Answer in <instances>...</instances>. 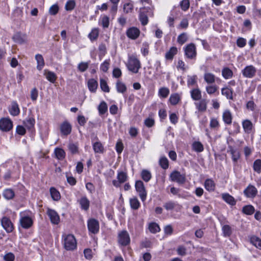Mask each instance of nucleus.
Listing matches in <instances>:
<instances>
[{"label":"nucleus","mask_w":261,"mask_h":261,"mask_svg":"<svg viewBox=\"0 0 261 261\" xmlns=\"http://www.w3.org/2000/svg\"><path fill=\"white\" fill-rule=\"evenodd\" d=\"M75 6L74 1L71 0L68 1L65 5V9L67 11H71L73 10Z\"/></svg>","instance_id":"nucleus-61"},{"label":"nucleus","mask_w":261,"mask_h":261,"mask_svg":"<svg viewBox=\"0 0 261 261\" xmlns=\"http://www.w3.org/2000/svg\"><path fill=\"white\" fill-rule=\"evenodd\" d=\"M135 188L136 191L139 193V196L142 201H145L146 198L147 193L143 182L141 180L136 181L135 183Z\"/></svg>","instance_id":"nucleus-5"},{"label":"nucleus","mask_w":261,"mask_h":261,"mask_svg":"<svg viewBox=\"0 0 261 261\" xmlns=\"http://www.w3.org/2000/svg\"><path fill=\"white\" fill-rule=\"evenodd\" d=\"M133 4L130 3H126L123 5V10L125 13H129L133 11Z\"/></svg>","instance_id":"nucleus-59"},{"label":"nucleus","mask_w":261,"mask_h":261,"mask_svg":"<svg viewBox=\"0 0 261 261\" xmlns=\"http://www.w3.org/2000/svg\"><path fill=\"white\" fill-rule=\"evenodd\" d=\"M99 36V30L98 28H94L89 34L88 37L91 41L96 40Z\"/></svg>","instance_id":"nucleus-37"},{"label":"nucleus","mask_w":261,"mask_h":261,"mask_svg":"<svg viewBox=\"0 0 261 261\" xmlns=\"http://www.w3.org/2000/svg\"><path fill=\"white\" fill-rule=\"evenodd\" d=\"M176 206V203L172 201H168L164 203V207L167 210H173Z\"/></svg>","instance_id":"nucleus-58"},{"label":"nucleus","mask_w":261,"mask_h":261,"mask_svg":"<svg viewBox=\"0 0 261 261\" xmlns=\"http://www.w3.org/2000/svg\"><path fill=\"white\" fill-rule=\"evenodd\" d=\"M222 230L224 236L225 237L229 236L231 233V230L230 227L228 225H225L223 226Z\"/></svg>","instance_id":"nucleus-62"},{"label":"nucleus","mask_w":261,"mask_h":261,"mask_svg":"<svg viewBox=\"0 0 261 261\" xmlns=\"http://www.w3.org/2000/svg\"><path fill=\"white\" fill-rule=\"evenodd\" d=\"M190 94L193 100L198 101L201 99V92L199 88H196L190 91Z\"/></svg>","instance_id":"nucleus-20"},{"label":"nucleus","mask_w":261,"mask_h":261,"mask_svg":"<svg viewBox=\"0 0 261 261\" xmlns=\"http://www.w3.org/2000/svg\"><path fill=\"white\" fill-rule=\"evenodd\" d=\"M207 103V102L206 99H201L198 102H195V105L199 111L203 112L206 110Z\"/></svg>","instance_id":"nucleus-21"},{"label":"nucleus","mask_w":261,"mask_h":261,"mask_svg":"<svg viewBox=\"0 0 261 261\" xmlns=\"http://www.w3.org/2000/svg\"><path fill=\"white\" fill-rule=\"evenodd\" d=\"M88 228L90 232L95 234L99 231V225L98 221L95 219H90L88 221Z\"/></svg>","instance_id":"nucleus-11"},{"label":"nucleus","mask_w":261,"mask_h":261,"mask_svg":"<svg viewBox=\"0 0 261 261\" xmlns=\"http://www.w3.org/2000/svg\"><path fill=\"white\" fill-rule=\"evenodd\" d=\"M3 258L5 261H14L15 255L13 253L9 252L4 255Z\"/></svg>","instance_id":"nucleus-64"},{"label":"nucleus","mask_w":261,"mask_h":261,"mask_svg":"<svg viewBox=\"0 0 261 261\" xmlns=\"http://www.w3.org/2000/svg\"><path fill=\"white\" fill-rule=\"evenodd\" d=\"M47 214L49 217L51 222L54 224H58L60 222V217L54 210L48 208Z\"/></svg>","instance_id":"nucleus-13"},{"label":"nucleus","mask_w":261,"mask_h":261,"mask_svg":"<svg viewBox=\"0 0 261 261\" xmlns=\"http://www.w3.org/2000/svg\"><path fill=\"white\" fill-rule=\"evenodd\" d=\"M50 193L52 199L55 201H58L60 198L61 195L59 192L55 188L51 187L50 188Z\"/></svg>","instance_id":"nucleus-35"},{"label":"nucleus","mask_w":261,"mask_h":261,"mask_svg":"<svg viewBox=\"0 0 261 261\" xmlns=\"http://www.w3.org/2000/svg\"><path fill=\"white\" fill-rule=\"evenodd\" d=\"M222 199L227 203L234 205L236 203V201L234 198L230 195L228 193H224L222 195Z\"/></svg>","instance_id":"nucleus-28"},{"label":"nucleus","mask_w":261,"mask_h":261,"mask_svg":"<svg viewBox=\"0 0 261 261\" xmlns=\"http://www.w3.org/2000/svg\"><path fill=\"white\" fill-rule=\"evenodd\" d=\"M222 94L225 96L227 99H233V90L229 87L223 88L221 90Z\"/></svg>","instance_id":"nucleus-29"},{"label":"nucleus","mask_w":261,"mask_h":261,"mask_svg":"<svg viewBox=\"0 0 261 261\" xmlns=\"http://www.w3.org/2000/svg\"><path fill=\"white\" fill-rule=\"evenodd\" d=\"M117 178L118 180H113L112 181L113 185L116 187H120V185L125 182L128 178L126 173L120 171L118 173Z\"/></svg>","instance_id":"nucleus-9"},{"label":"nucleus","mask_w":261,"mask_h":261,"mask_svg":"<svg viewBox=\"0 0 261 261\" xmlns=\"http://www.w3.org/2000/svg\"><path fill=\"white\" fill-rule=\"evenodd\" d=\"M35 59L37 63V69L39 70H41L45 64L42 56L40 54H37L35 56Z\"/></svg>","instance_id":"nucleus-25"},{"label":"nucleus","mask_w":261,"mask_h":261,"mask_svg":"<svg viewBox=\"0 0 261 261\" xmlns=\"http://www.w3.org/2000/svg\"><path fill=\"white\" fill-rule=\"evenodd\" d=\"M9 113L12 116H16L19 114L20 110L18 103L13 101L12 102L11 107L9 110Z\"/></svg>","instance_id":"nucleus-22"},{"label":"nucleus","mask_w":261,"mask_h":261,"mask_svg":"<svg viewBox=\"0 0 261 261\" xmlns=\"http://www.w3.org/2000/svg\"><path fill=\"white\" fill-rule=\"evenodd\" d=\"M203 78L204 81L208 84H212L215 82V75L210 72H205L204 74Z\"/></svg>","instance_id":"nucleus-26"},{"label":"nucleus","mask_w":261,"mask_h":261,"mask_svg":"<svg viewBox=\"0 0 261 261\" xmlns=\"http://www.w3.org/2000/svg\"><path fill=\"white\" fill-rule=\"evenodd\" d=\"M116 89L118 92L123 93L126 91L125 85L120 81H118L116 84Z\"/></svg>","instance_id":"nucleus-46"},{"label":"nucleus","mask_w":261,"mask_h":261,"mask_svg":"<svg viewBox=\"0 0 261 261\" xmlns=\"http://www.w3.org/2000/svg\"><path fill=\"white\" fill-rule=\"evenodd\" d=\"M93 148L95 153H102L104 147L100 142H96L93 144Z\"/></svg>","instance_id":"nucleus-33"},{"label":"nucleus","mask_w":261,"mask_h":261,"mask_svg":"<svg viewBox=\"0 0 261 261\" xmlns=\"http://www.w3.org/2000/svg\"><path fill=\"white\" fill-rule=\"evenodd\" d=\"M218 89V87L216 86L211 85L207 86L206 87V91L209 94H213L215 93Z\"/></svg>","instance_id":"nucleus-63"},{"label":"nucleus","mask_w":261,"mask_h":261,"mask_svg":"<svg viewBox=\"0 0 261 261\" xmlns=\"http://www.w3.org/2000/svg\"><path fill=\"white\" fill-rule=\"evenodd\" d=\"M242 212L246 215H251L255 212L254 207L251 205H247L243 207Z\"/></svg>","instance_id":"nucleus-43"},{"label":"nucleus","mask_w":261,"mask_h":261,"mask_svg":"<svg viewBox=\"0 0 261 261\" xmlns=\"http://www.w3.org/2000/svg\"><path fill=\"white\" fill-rule=\"evenodd\" d=\"M44 75L46 79L52 83H54L57 78L56 74L54 72L47 70L44 71Z\"/></svg>","instance_id":"nucleus-23"},{"label":"nucleus","mask_w":261,"mask_h":261,"mask_svg":"<svg viewBox=\"0 0 261 261\" xmlns=\"http://www.w3.org/2000/svg\"><path fill=\"white\" fill-rule=\"evenodd\" d=\"M244 193L248 198H254L257 194V190L254 186L249 185L244 191Z\"/></svg>","instance_id":"nucleus-14"},{"label":"nucleus","mask_w":261,"mask_h":261,"mask_svg":"<svg viewBox=\"0 0 261 261\" xmlns=\"http://www.w3.org/2000/svg\"><path fill=\"white\" fill-rule=\"evenodd\" d=\"M13 128V123L8 118L0 119V129L3 132H9Z\"/></svg>","instance_id":"nucleus-7"},{"label":"nucleus","mask_w":261,"mask_h":261,"mask_svg":"<svg viewBox=\"0 0 261 261\" xmlns=\"http://www.w3.org/2000/svg\"><path fill=\"white\" fill-rule=\"evenodd\" d=\"M159 163L161 167L164 169H167L169 167V161L165 156H162L160 158Z\"/></svg>","instance_id":"nucleus-51"},{"label":"nucleus","mask_w":261,"mask_h":261,"mask_svg":"<svg viewBox=\"0 0 261 261\" xmlns=\"http://www.w3.org/2000/svg\"><path fill=\"white\" fill-rule=\"evenodd\" d=\"M223 120L227 124H230L232 123V117L231 113L229 110H225L222 115Z\"/></svg>","instance_id":"nucleus-24"},{"label":"nucleus","mask_w":261,"mask_h":261,"mask_svg":"<svg viewBox=\"0 0 261 261\" xmlns=\"http://www.w3.org/2000/svg\"><path fill=\"white\" fill-rule=\"evenodd\" d=\"M89 67V62H82L78 65L77 68L81 72H85Z\"/></svg>","instance_id":"nucleus-56"},{"label":"nucleus","mask_w":261,"mask_h":261,"mask_svg":"<svg viewBox=\"0 0 261 261\" xmlns=\"http://www.w3.org/2000/svg\"><path fill=\"white\" fill-rule=\"evenodd\" d=\"M1 224L7 232H11L13 231V225L8 218L3 217L1 220Z\"/></svg>","instance_id":"nucleus-15"},{"label":"nucleus","mask_w":261,"mask_h":261,"mask_svg":"<svg viewBox=\"0 0 261 261\" xmlns=\"http://www.w3.org/2000/svg\"><path fill=\"white\" fill-rule=\"evenodd\" d=\"M14 41L19 44H22L27 41V35L20 32H17L13 36Z\"/></svg>","instance_id":"nucleus-19"},{"label":"nucleus","mask_w":261,"mask_h":261,"mask_svg":"<svg viewBox=\"0 0 261 261\" xmlns=\"http://www.w3.org/2000/svg\"><path fill=\"white\" fill-rule=\"evenodd\" d=\"M141 177L146 182H148L151 178V174L150 171L144 169L141 172Z\"/></svg>","instance_id":"nucleus-45"},{"label":"nucleus","mask_w":261,"mask_h":261,"mask_svg":"<svg viewBox=\"0 0 261 261\" xmlns=\"http://www.w3.org/2000/svg\"><path fill=\"white\" fill-rule=\"evenodd\" d=\"M170 178L171 181L176 182L179 184H184L186 180V175L185 174H181L178 171L172 172L170 174Z\"/></svg>","instance_id":"nucleus-6"},{"label":"nucleus","mask_w":261,"mask_h":261,"mask_svg":"<svg viewBox=\"0 0 261 261\" xmlns=\"http://www.w3.org/2000/svg\"><path fill=\"white\" fill-rule=\"evenodd\" d=\"M100 86L101 90L105 92H109L110 88L107 84V82L103 79L100 80Z\"/></svg>","instance_id":"nucleus-54"},{"label":"nucleus","mask_w":261,"mask_h":261,"mask_svg":"<svg viewBox=\"0 0 261 261\" xmlns=\"http://www.w3.org/2000/svg\"><path fill=\"white\" fill-rule=\"evenodd\" d=\"M88 87L91 92H95L98 87V83L95 80L91 79L88 82Z\"/></svg>","instance_id":"nucleus-27"},{"label":"nucleus","mask_w":261,"mask_h":261,"mask_svg":"<svg viewBox=\"0 0 261 261\" xmlns=\"http://www.w3.org/2000/svg\"><path fill=\"white\" fill-rule=\"evenodd\" d=\"M253 168L254 171L257 172V173H261V160L257 159L256 160L253 165Z\"/></svg>","instance_id":"nucleus-49"},{"label":"nucleus","mask_w":261,"mask_h":261,"mask_svg":"<svg viewBox=\"0 0 261 261\" xmlns=\"http://www.w3.org/2000/svg\"><path fill=\"white\" fill-rule=\"evenodd\" d=\"M80 204L82 209L87 210L89 207L90 202L86 197H83L80 200Z\"/></svg>","instance_id":"nucleus-38"},{"label":"nucleus","mask_w":261,"mask_h":261,"mask_svg":"<svg viewBox=\"0 0 261 261\" xmlns=\"http://www.w3.org/2000/svg\"><path fill=\"white\" fill-rule=\"evenodd\" d=\"M197 76L196 75H188L187 79V85L188 87L194 86L197 85Z\"/></svg>","instance_id":"nucleus-42"},{"label":"nucleus","mask_w":261,"mask_h":261,"mask_svg":"<svg viewBox=\"0 0 261 261\" xmlns=\"http://www.w3.org/2000/svg\"><path fill=\"white\" fill-rule=\"evenodd\" d=\"M227 152L230 153L232 161L234 164H236L241 156L240 151L238 149L234 148L232 146H229Z\"/></svg>","instance_id":"nucleus-17"},{"label":"nucleus","mask_w":261,"mask_h":261,"mask_svg":"<svg viewBox=\"0 0 261 261\" xmlns=\"http://www.w3.org/2000/svg\"><path fill=\"white\" fill-rule=\"evenodd\" d=\"M180 6L181 9L184 11H187L190 7L189 0H182L180 3Z\"/></svg>","instance_id":"nucleus-60"},{"label":"nucleus","mask_w":261,"mask_h":261,"mask_svg":"<svg viewBox=\"0 0 261 261\" xmlns=\"http://www.w3.org/2000/svg\"><path fill=\"white\" fill-rule=\"evenodd\" d=\"M61 133L64 135H68L71 132V125L67 121H64L60 125Z\"/></svg>","instance_id":"nucleus-18"},{"label":"nucleus","mask_w":261,"mask_h":261,"mask_svg":"<svg viewBox=\"0 0 261 261\" xmlns=\"http://www.w3.org/2000/svg\"><path fill=\"white\" fill-rule=\"evenodd\" d=\"M19 222L22 227L25 229L30 228L33 224L32 219L29 216L22 217L19 220Z\"/></svg>","instance_id":"nucleus-16"},{"label":"nucleus","mask_w":261,"mask_h":261,"mask_svg":"<svg viewBox=\"0 0 261 261\" xmlns=\"http://www.w3.org/2000/svg\"><path fill=\"white\" fill-rule=\"evenodd\" d=\"M35 123V120L32 117H28L23 121V124L25 127L30 130H31L34 127Z\"/></svg>","instance_id":"nucleus-36"},{"label":"nucleus","mask_w":261,"mask_h":261,"mask_svg":"<svg viewBox=\"0 0 261 261\" xmlns=\"http://www.w3.org/2000/svg\"><path fill=\"white\" fill-rule=\"evenodd\" d=\"M118 242L122 246H126L129 243V236L126 231H122L119 234Z\"/></svg>","instance_id":"nucleus-12"},{"label":"nucleus","mask_w":261,"mask_h":261,"mask_svg":"<svg viewBox=\"0 0 261 261\" xmlns=\"http://www.w3.org/2000/svg\"><path fill=\"white\" fill-rule=\"evenodd\" d=\"M244 131L247 133H250L252 129V123L249 120H245L242 123Z\"/></svg>","instance_id":"nucleus-32"},{"label":"nucleus","mask_w":261,"mask_h":261,"mask_svg":"<svg viewBox=\"0 0 261 261\" xmlns=\"http://www.w3.org/2000/svg\"><path fill=\"white\" fill-rule=\"evenodd\" d=\"M177 53V49L176 47L173 46L170 48L165 55V58L167 60H172L173 57Z\"/></svg>","instance_id":"nucleus-31"},{"label":"nucleus","mask_w":261,"mask_h":261,"mask_svg":"<svg viewBox=\"0 0 261 261\" xmlns=\"http://www.w3.org/2000/svg\"><path fill=\"white\" fill-rule=\"evenodd\" d=\"M169 94V90L166 87H163L159 89V95L163 98H166Z\"/></svg>","instance_id":"nucleus-55"},{"label":"nucleus","mask_w":261,"mask_h":261,"mask_svg":"<svg viewBox=\"0 0 261 261\" xmlns=\"http://www.w3.org/2000/svg\"><path fill=\"white\" fill-rule=\"evenodd\" d=\"M204 187L208 191H214L215 189V183L211 179H207L204 182Z\"/></svg>","instance_id":"nucleus-30"},{"label":"nucleus","mask_w":261,"mask_h":261,"mask_svg":"<svg viewBox=\"0 0 261 261\" xmlns=\"http://www.w3.org/2000/svg\"><path fill=\"white\" fill-rule=\"evenodd\" d=\"M256 72V69L253 65H248L242 70V73L244 77L248 79L253 77Z\"/></svg>","instance_id":"nucleus-8"},{"label":"nucleus","mask_w":261,"mask_h":261,"mask_svg":"<svg viewBox=\"0 0 261 261\" xmlns=\"http://www.w3.org/2000/svg\"><path fill=\"white\" fill-rule=\"evenodd\" d=\"M99 23L102 26L103 29L108 28L110 24L109 17L106 15L103 16L101 17Z\"/></svg>","instance_id":"nucleus-41"},{"label":"nucleus","mask_w":261,"mask_h":261,"mask_svg":"<svg viewBox=\"0 0 261 261\" xmlns=\"http://www.w3.org/2000/svg\"><path fill=\"white\" fill-rule=\"evenodd\" d=\"M250 243L256 248L261 250V239L256 236H252L250 238Z\"/></svg>","instance_id":"nucleus-34"},{"label":"nucleus","mask_w":261,"mask_h":261,"mask_svg":"<svg viewBox=\"0 0 261 261\" xmlns=\"http://www.w3.org/2000/svg\"><path fill=\"white\" fill-rule=\"evenodd\" d=\"M126 66L128 70L134 73H137L141 67L139 60L134 55L128 57Z\"/></svg>","instance_id":"nucleus-1"},{"label":"nucleus","mask_w":261,"mask_h":261,"mask_svg":"<svg viewBox=\"0 0 261 261\" xmlns=\"http://www.w3.org/2000/svg\"><path fill=\"white\" fill-rule=\"evenodd\" d=\"M188 35L186 33H182L180 34L177 39V42L180 44H183L188 40Z\"/></svg>","instance_id":"nucleus-52"},{"label":"nucleus","mask_w":261,"mask_h":261,"mask_svg":"<svg viewBox=\"0 0 261 261\" xmlns=\"http://www.w3.org/2000/svg\"><path fill=\"white\" fill-rule=\"evenodd\" d=\"M185 54L188 59H195L197 55L195 45L193 43L188 44L185 48Z\"/></svg>","instance_id":"nucleus-4"},{"label":"nucleus","mask_w":261,"mask_h":261,"mask_svg":"<svg viewBox=\"0 0 261 261\" xmlns=\"http://www.w3.org/2000/svg\"><path fill=\"white\" fill-rule=\"evenodd\" d=\"M129 203L131 208L133 210H138L140 206L138 199L136 197L130 198L129 199Z\"/></svg>","instance_id":"nucleus-44"},{"label":"nucleus","mask_w":261,"mask_h":261,"mask_svg":"<svg viewBox=\"0 0 261 261\" xmlns=\"http://www.w3.org/2000/svg\"><path fill=\"white\" fill-rule=\"evenodd\" d=\"M222 74L223 77L225 79H228L232 77L233 72L231 69L228 67H225L222 69Z\"/></svg>","instance_id":"nucleus-40"},{"label":"nucleus","mask_w":261,"mask_h":261,"mask_svg":"<svg viewBox=\"0 0 261 261\" xmlns=\"http://www.w3.org/2000/svg\"><path fill=\"white\" fill-rule=\"evenodd\" d=\"M64 246L67 250H72L76 247V241L72 234L63 235Z\"/></svg>","instance_id":"nucleus-3"},{"label":"nucleus","mask_w":261,"mask_h":261,"mask_svg":"<svg viewBox=\"0 0 261 261\" xmlns=\"http://www.w3.org/2000/svg\"><path fill=\"white\" fill-rule=\"evenodd\" d=\"M98 110L100 115L104 114L108 110L107 103L102 101L98 106Z\"/></svg>","instance_id":"nucleus-53"},{"label":"nucleus","mask_w":261,"mask_h":261,"mask_svg":"<svg viewBox=\"0 0 261 261\" xmlns=\"http://www.w3.org/2000/svg\"><path fill=\"white\" fill-rule=\"evenodd\" d=\"M3 195L6 199L9 200L12 199L14 197L15 194L13 190L11 189H7L4 191Z\"/></svg>","instance_id":"nucleus-39"},{"label":"nucleus","mask_w":261,"mask_h":261,"mask_svg":"<svg viewBox=\"0 0 261 261\" xmlns=\"http://www.w3.org/2000/svg\"><path fill=\"white\" fill-rule=\"evenodd\" d=\"M126 35L128 38L136 40L139 37L140 31L137 27H132L126 30Z\"/></svg>","instance_id":"nucleus-10"},{"label":"nucleus","mask_w":261,"mask_h":261,"mask_svg":"<svg viewBox=\"0 0 261 261\" xmlns=\"http://www.w3.org/2000/svg\"><path fill=\"white\" fill-rule=\"evenodd\" d=\"M179 100V97L178 94H172L169 98V101L172 105H176Z\"/></svg>","instance_id":"nucleus-57"},{"label":"nucleus","mask_w":261,"mask_h":261,"mask_svg":"<svg viewBox=\"0 0 261 261\" xmlns=\"http://www.w3.org/2000/svg\"><path fill=\"white\" fill-rule=\"evenodd\" d=\"M55 153L56 158L59 160H63L65 156V152L64 150L59 148L55 149Z\"/></svg>","instance_id":"nucleus-47"},{"label":"nucleus","mask_w":261,"mask_h":261,"mask_svg":"<svg viewBox=\"0 0 261 261\" xmlns=\"http://www.w3.org/2000/svg\"><path fill=\"white\" fill-rule=\"evenodd\" d=\"M148 228L149 231L153 233H155L160 230V228L159 225L154 222L150 223Z\"/></svg>","instance_id":"nucleus-48"},{"label":"nucleus","mask_w":261,"mask_h":261,"mask_svg":"<svg viewBox=\"0 0 261 261\" xmlns=\"http://www.w3.org/2000/svg\"><path fill=\"white\" fill-rule=\"evenodd\" d=\"M192 147L194 150L198 152H202L204 149L203 145L200 142H194Z\"/></svg>","instance_id":"nucleus-50"},{"label":"nucleus","mask_w":261,"mask_h":261,"mask_svg":"<svg viewBox=\"0 0 261 261\" xmlns=\"http://www.w3.org/2000/svg\"><path fill=\"white\" fill-rule=\"evenodd\" d=\"M153 10L150 7H143L140 9L139 20L143 25L148 22V16H153Z\"/></svg>","instance_id":"nucleus-2"}]
</instances>
